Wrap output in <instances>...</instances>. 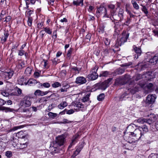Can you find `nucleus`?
Wrapping results in <instances>:
<instances>
[{"label":"nucleus","instance_id":"c756f323","mask_svg":"<svg viewBox=\"0 0 158 158\" xmlns=\"http://www.w3.org/2000/svg\"><path fill=\"white\" fill-rule=\"evenodd\" d=\"M137 122L140 124H143L144 123H147L146 119L144 118H139L137 120Z\"/></svg>","mask_w":158,"mask_h":158},{"label":"nucleus","instance_id":"79ce46f5","mask_svg":"<svg viewBox=\"0 0 158 158\" xmlns=\"http://www.w3.org/2000/svg\"><path fill=\"white\" fill-rule=\"evenodd\" d=\"M108 7L109 8L114 10L115 8V6L113 4H110L108 5Z\"/></svg>","mask_w":158,"mask_h":158},{"label":"nucleus","instance_id":"0e129e2a","mask_svg":"<svg viewBox=\"0 0 158 158\" xmlns=\"http://www.w3.org/2000/svg\"><path fill=\"white\" fill-rule=\"evenodd\" d=\"M26 8L28 9L29 8V5L30 3V0H26Z\"/></svg>","mask_w":158,"mask_h":158},{"label":"nucleus","instance_id":"69168bd1","mask_svg":"<svg viewBox=\"0 0 158 158\" xmlns=\"http://www.w3.org/2000/svg\"><path fill=\"white\" fill-rule=\"evenodd\" d=\"M58 59L57 58H54L52 60V62L54 64H56L58 62Z\"/></svg>","mask_w":158,"mask_h":158},{"label":"nucleus","instance_id":"bf43d9fd","mask_svg":"<svg viewBox=\"0 0 158 158\" xmlns=\"http://www.w3.org/2000/svg\"><path fill=\"white\" fill-rule=\"evenodd\" d=\"M132 64V63L131 62H129L128 63H125L123 65V67H128L131 65Z\"/></svg>","mask_w":158,"mask_h":158},{"label":"nucleus","instance_id":"de8ad7c7","mask_svg":"<svg viewBox=\"0 0 158 158\" xmlns=\"http://www.w3.org/2000/svg\"><path fill=\"white\" fill-rule=\"evenodd\" d=\"M149 158H157V156L156 154L152 153L150 155Z\"/></svg>","mask_w":158,"mask_h":158},{"label":"nucleus","instance_id":"72a5a7b5","mask_svg":"<svg viewBox=\"0 0 158 158\" xmlns=\"http://www.w3.org/2000/svg\"><path fill=\"white\" fill-rule=\"evenodd\" d=\"M105 97V95L104 94H102L97 97V99L99 101H101L103 100Z\"/></svg>","mask_w":158,"mask_h":158},{"label":"nucleus","instance_id":"4c0bfd02","mask_svg":"<svg viewBox=\"0 0 158 158\" xmlns=\"http://www.w3.org/2000/svg\"><path fill=\"white\" fill-rule=\"evenodd\" d=\"M89 94H87L85 96H84L83 98L82 99V101L83 102H85L88 101L89 99Z\"/></svg>","mask_w":158,"mask_h":158},{"label":"nucleus","instance_id":"ddd939ff","mask_svg":"<svg viewBox=\"0 0 158 158\" xmlns=\"http://www.w3.org/2000/svg\"><path fill=\"white\" fill-rule=\"evenodd\" d=\"M137 128L136 126L133 123H131L129 125L127 128V131L129 133V135H130Z\"/></svg>","mask_w":158,"mask_h":158},{"label":"nucleus","instance_id":"7ed1b4c3","mask_svg":"<svg viewBox=\"0 0 158 158\" xmlns=\"http://www.w3.org/2000/svg\"><path fill=\"white\" fill-rule=\"evenodd\" d=\"M112 79V78H109L103 82H99L95 85L96 88L99 89L105 90L109 85V83Z\"/></svg>","mask_w":158,"mask_h":158},{"label":"nucleus","instance_id":"aec40b11","mask_svg":"<svg viewBox=\"0 0 158 158\" xmlns=\"http://www.w3.org/2000/svg\"><path fill=\"white\" fill-rule=\"evenodd\" d=\"M16 66L19 69H21L22 68L25 67V63L24 62L21 60H19Z\"/></svg>","mask_w":158,"mask_h":158},{"label":"nucleus","instance_id":"412c9836","mask_svg":"<svg viewBox=\"0 0 158 158\" xmlns=\"http://www.w3.org/2000/svg\"><path fill=\"white\" fill-rule=\"evenodd\" d=\"M133 51L137 54L138 55H140L141 53V49L137 47L135 45H134L133 47Z\"/></svg>","mask_w":158,"mask_h":158},{"label":"nucleus","instance_id":"774afa93","mask_svg":"<svg viewBox=\"0 0 158 158\" xmlns=\"http://www.w3.org/2000/svg\"><path fill=\"white\" fill-rule=\"evenodd\" d=\"M153 32L154 34L155 35L157 36L158 37V29L153 30Z\"/></svg>","mask_w":158,"mask_h":158},{"label":"nucleus","instance_id":"a878e982","mask_svg":"<svg viewBox=\"0 0 158 158\" xmlns=\"http://www.w3.org/2000/svg\"><path fill=\"white\" fill-rule=\"evenodd\" d=\"M140 130H142L143 132V133L144 134V133H145L148 131V129L147 126L146 125H144L142 127H139Z\"/></svg>","mask_w":158,"mask_h":158},{"label":"nucleus","instance_id":"b1692460","mask_svg":"<svg viewBox=\"0 0 158 158\" xmlns=\"http://www.w3.org/2000/svg\"><path fill=\"white\" fill-rule=\"evenodd\" d=\"M72 121H69L68 119L64 118L63 119L62 122H55L54 123H52L55 124H65V123H71Z\"/></svg>","mask_w":158,"mask_h":158},{"label":"nucleus","instance_id":"dca6fc26","mask_svg":"<svg viewBox=\"0 0 158 158\" xmlns=\"http://www.w3.org/2000/svg\"><path fill=\"white\" fill-rule=\"evenodd\" d=\"M149 116V118L146 119L147 123L150 125L156 120V118L154 114H150Z\"/></svg>","mask_w":158,"mask_h":158},{"label":"nucleus","instance_id":"58836bf2","mask_svg":"<svg viewBox=\"0 0 158 158\" xmlns=\"http://www.w3.org/2000/svg\"><path fill=\"white\" fill-rule=\"evenodd\" d=\"M33 12V11L31 10H30L29 11H26L25 14L26 16H27L28 18L31 17V15Z\"/></svg>","mask_w":158,"mask_h":158},{"label":"nucleus","instance_id":"37998d69","mask_svg":"<svg viewBox=\"0 0 158 158\" xmlns=\"http://www.w3.org/2000/svg\"><path fill=\"white\" fill-rule=\"evenodd\" d=\"M105 26L103 25H102L100 27L99 32H101L103 33L104 32V30Z\"/></svg>","mask_w":158,"mask_h":158},{"label":"nucleus","instance_id":"f257e3e1","mask_svg":"<svg viewBox=\"0 0 158 158\" xmlns=\"http://www.w3.org/2000/svg\"><path fill=\"white\" fill-rule=\"evenodd\" d=\"M64 138L63 136H60L56 137L55 142H52L50 145V150L52 151L53 153H58L59 152L58 147L64 144Z\"/></svg>","mask_w":158,"mask_h":158},{"label":"nucleus","instance_id":"4468645a","mask_svg":"<svg viewBox=\"0 0 158 158\" xmlns=\"http://www.w3.org/2000/svg\"><path fill=\"white\" fill-rule=\"evenodd\" d=\"M87 81L86 78L83 77H79L76 79V83L79 85L85 84Z\"/></svg>","mask_w":158,"mask_h":158},{"label":"nucleus","instance_id":"5fc2aeb1","mask_svg":"<svg viewBox=\"0 0 158 158\" xmlns=\"http://www.w3.org/2000/svg\"><path fill=\"white\" fill-rule=\"evenodd\" d=\"M126 11L127 12V13L128 14H129V15L130 17L131 18V17L134 18L135 17V15H134L132 14L131 12L130 11H129V10H128L126 9Z\"/></svg>","mask_w":158,"mask_h":158},{"label":"nucleus","instance_id":"603ef678","mask_svg":"<svg viewBox=\"0 0 158 158\" xmlns=\"http://www.w3.org/2000/svg\"><path fill=\"white\" fill-rule=\"evenodd\" d=\"M3 76L6 79H8V73L7 72H6L3 73Z\"/></svg>","mask_w":158,"mask_h":158},{"label":"nucleus","instance_id":"f03ea898","mask_svg":"<svg viewBox=\"0 0 158 158\" xmlns=\"http://www.w3.org/2000/svg\"><path fill=\"white\" fill-rule=\"evenodd\" d=\"M134 137L135 138V140H129L128 141L130 143H135V141L138 140L139 139H140L141 138L144 137L143 134L142 133L141 130H140L139 127L137 128L136 129L131 133L130 135Z\"/></svg>","mask_w":158,"mask_h":158},{"label":"nucleus","instance_id":"39448f33","mask_svg":"<svg viewBox=\"0 0 158 158\" xmlns=\"http://www.w3.org/2000/svg\"><path fill=\"white\" fill-rule=\"evenodd\" d=\"M31 98L30 97L26 96L25 97L23 100L21 101L20 105L24 108L29 107L31 104Z\"/></svg>","mask_w":158,"mask_h":158},{"label":"nucleus","instance_id":"cd10ccee","mask_svg":"<svg viewBox=\"0 0 158 158\" xmlns=\"http://www.w3.org/2000/svg\"><path fill=\"white\" fill-rule=\"evenodd\" d=\"M109 75H110L109 72L107 71H102L101 72V73L99 75V76L100 77H106L108 76Z\"/></svg>","mask_w":158,"mask_h":158},{"label":"nucleus","instance_id":"c03bdc74","mask_svg":"<svg viewBox=\"0 0 158 158\" xmlns=\"http://www.w3.org/2000/svg\"><path fill=\"white\" fill-rule=\"evenodd\" d=\"M6 102L3 99L0 98V106H2L6 103Z\"/></svg>","mask_w":158,"mask_h":158},{"label":"nucleus","instance_id":"473e14b6","mask_svg":"<svg viewBox=\"0 0 158 158\" xmlns=\"http://www.w3.org/2000/svg\"><path fill=\"white\" fill-rule=\"evenodd\" d=\"M40 86L41 87H44L45 88H48L50 86V84L48 82H45L44 83H40Z\"/></svg>","mask_w":158,"mask_h":158},{"label":"nucleus","instance_id":"f8f14e48","mask_svg":"<svg viewBox=\"0 0 158 158\" xmlns=\"http://www.w3.org/2000/svg\"><path fill=\"white\" fill-rule=\"evenodd\" d=\"M23 132L22 131H20L17 133V135H18L19 136V137L20 138H22L23 139L25 138H26L25 139V140L26 141V142L25 143H21V145H22V147L24 148L26 147L27 145V143L28 139L27 138V136L26 135H23L22 137L21 136L22 135H23Z\"/></svg>","mask_w":158,"mask_h":158},{"label":"nucleus","instance_id":"f704fd0d","mask_svg":"<svg viewBox=\"0 0 158 158\" xmlns=\"http://www.w3.org/2000/svg\"><path fill=\"white\" fill-rule=\"evenodd\" d=\"M44 31L45 32L49 34H52V30L49 27H44Z\"/></svg>","mask_w":158,"mask_h":158},{"label":"nucleus","instance_id":"4be33fe9","mask_svg":"<svg viewBox=\"0 0 158 158\" xmlns=\"http://www.w3.org/2000/svg\"><path fill=\"white\" fill-rule=\"evenodd\" d=\"M0 110H4L6 112H13L14 111V109L6 107L4 106L0 107Z\"/></svg>","mask_w":158,"mask_h":158},{"label":"nucleus","instance_id":"8fccbe9b","mask_svg":"<svg viewBox=\"0 0 158 158\" xmlns=\"http://www.w3.org/2000/svg\"><path fill=\"white\" fill-rule=\"evenodd\" d=\"M2 94L5 97H7L8 96L9 94V93L6 91H3L2 92Z\"/></svg>","mask_w":158,"mask_h":158},{"label":"nucleus","instance_id":"f3484780","mask_svg":"<svg viewBox=\"0 0 158 158\" xmlns=\"http://www.w3.org/2000/svg\"><path fill=\"white\" fill-rule=\"evenodd\" d=\"M137 69L138 70L140 71L144 69L145 68L149 67V64L148 63L143 64V63H139L136 66Z\"/></svg>","mask_w":158,"mask_h":158},{"label":"nucleus","instance_id":"9d476101","mask_svg":"<svg viewBox=\"0 0 158 158\" xmlns=\"http://www.w3.org/2000/svg\"><path fill=\"white\" fill-rule=\"evenodd\" d=\"M123 9L120 8L119 9V12L118 14V16L119 17V18H117L116 15H114V14H113V15H112V13L111 15H112L113 18L115 20L120 21L122 20L123 19Z\"/></svg>","mask_w":158,"mask_h":158},{"label":"nucleus","instance_id":"6ab92c4d","mask_svg":"<svg viewBox=\"0 0 158 158\" xmlns=\"http://www.w3.org/2000/svg\"><path fill=\"white\" fill-rule=\"evenodd\" d=\"M158 61V54H156L154 57L149 60V62L152 64H156Z\"/></svg>","mask_w":158,"mask_h":158},{"label":"nucleus","instance_id":"49530a36","mask_svg":"<svg viewBox=\"0 0 158 158\" xmlns=\"http://www.w3.org/2000/svg\"><path fill=\"white\" fill-rule=\"evenodd\" d=\"M142 10L146 14H148V12L145 6H143L142 9Z\"/></svg>","mask_w":158,"mask_h":158},{"label":"nucleus","instance_id":"1a4fd4ad","mask_svg":"<svg viewBox=\"0 0 158 158\" xmlns=\"http://www.w3.org/2000/svg\"><path fill=\"white\" fill-rule=\"evenodd\" d=\"M72 106L77 111L79 110L83 111L85 109L84 105L80 102L73 103Z\"/></svg>","mask_w":158,"mask_h":158},{"label":"nucleus","instance_id":"393cba45","mask_svg":"<svg viewBox=\"0 0 158 158\" xmlns=\"http://www.w3.org/2000/svg\"><path fill=\"white\" fill-rule=\"evenodd\" d=\"M9 34L6 32L4 33V35L2 37L1 40L2 43L5 42L6 41L7 39L9 36Z\"/></svg>","mask_w":158,"mask_h":158},{"label":"nucleus","instance_id":"bb28decb","mask_svg":"<svg viewBox=\"0 0 158 158\" xmlns=\"http://www.w3.org/2000/svg\"><path fill=\"white\" fill-rule=\"evenodd\" d=\"M128 92L129 91H126L124 94L121 95L120 98V99L121 100H122L124 99L125 100L126 98H128V97L127 96L129 94Z\"/></svg>","mask_w":158,"mask_h":158},{"label":"nucleus","instance_id":"e2e57ef3","mask_svg":"<svg viewBox=\"0 0 158 158\" xmlns=\"http://www.w3.org/2000/svg\"><path fill=\"white\" fill-rule=\"evenodd\" d=\"M74 112V111L73 109H71L67 111L66 114H73Z\"/></svg>","mask_w":158,"mask_h":158},{"label":"nucleus","instance_id":"20e7f679","mask_svg":"<svg viewBox=\"0 0 158 158\" xmlns=\"http://www.w3.org/2000/svg\"><path fill=\"white\" fill-rule=\"evenodd\" d=\"M129 36V34L128 33H123L121 37L118 39L116 41V45L117 46H121L127 41Z\"/></svg>","mask_w":158,"mask_h":158},{"label":"nucleus","instance_id":"338daca9","mask_svg":"<svg viewBox=\"0 0 158 158\" xmlns=\"http://www.w3.org/2000/svg\"><path fill=\"white\" fill-rule=\"evenodd\" d=\"M103 52V53L105 55H107L109 53L108 50L107 49H104Z\"/></svg>","mask_w":158,"mask_h":158},{"label":"nucleus","instance_id":"c9c22d12","mask_svg":"<svg viewBox=\"0 0 158 158\" xmlns=\"http://www.w3.org/2000/svg\"><path fill=\"white\" fill-rule=\"evenodd\" d=\"M131 2L133 4L134 7L136 10H138L139 8V7L138 4L136 2L133 0L131 1Z\"/></svg>","mask_w":158,"mask_h":158},{"label":"nucleus","instance_id":"09e8293b","mask_svg":"<svg viewBox=\"0 0 158 158\" xmlns=\"http://www.w3.org/2000/svg\"><path fill=\"white\" fill-rule=\"evenodd\" d=\"M104 43L106 45H108L110 44V41L107 38H105L104 39Z\"/></svg>","mask_w":158,"mask_h":158},{"label":"nucleus","instance_id":"2f4dec72","mask_svg":"<svg viewBox=\"0 0 158 158\" xmlns=\"http://www.w3.org/2000/svg\"><path fill=\"white\" fill-rule=\"evenodd\" d=\"M32 71V69L31 68L28 67L26 69L25 72L27 75H30L31 74Z\"/></svg>","mask_w":158,"mask_h":158},{"label":"nucleus","instance_id":"3c124183","mask_svg":"<svg viewBox=\"0 0 158 158\" xmlns=\"http://www.w3.org/2000/svg\"><path fill=\"white\" fill-rule=\"evenodd\" d=\"M153 86V85L152 83H149L147 85V88L150 90H151L152 89Z\"/></svg>","mask_w":158,"mask_h":158},{"label":"nucleus","instance_id":"0eeeda50","mask_svg":"<svg viewBox=\"0 0 158 158\" xmlns=\"http://www.w3.org/2000/svg\"><path fill=\"white\" fill-rule=\"evenodd\" d=\"M98 15H103V17H108L109 16L107 14V10L106 8L103 6H101L98 8L96 11Z\"/></svg>","mask_w":158,"mask_h":158},{"label":"nucleus","instance_id":"7c9ffc66","mask_svg":"<svg viewBox=\"0 0 158 158\" xmlns=\"http://www.w3.org/2000/svg\"><path fill=\"white\" fill-rule=\"evenodd\" d=\"M48 115L49 117L52 118H54L57 116V114L56 113H54L52 112H49Z\"/></svg>","mask_w":158,"mask_h":158},{"label":"nucleus","instance_id":"a211bd4d","mask_svg":"<svg viewBox=\"0 0 158 158\" xmlns=\"http://www.w3.org/2000/svg\"><path fill=\"white\" fill-rule=\"evenodd\" d=\"M48 93V92L47 91L44 92L40 90L37 89L35 91L34 94L35 96H43L47 94Z\"/></svg>","mask_w":158,"mask_h":158},{"label":"nucleus","instance_id":"4d7b16f0","mask_svg":"<svg viewBox=\"0 0 158 158\" xmlns=\"http://www.w3.org/2000/svg\"><path fill=\"white\" fill-rule=\"evenodd\" d=\"M54 105L53 104H51L49 105L48 107V111H51L52 109L54 108Z\"/></svg>","mask_w":158,"mask_h":158},{"label":"nucleus","instance_id":"6e6d98bb","mask_svg":"<svg viewBox=\"0 0 158 158\" xmlns=\"http://www.w3.org/2000/svg\"><path fill=\"white\" fill-rule=\"evenodd\" d=\"M24 53V51L22 49L19 51L18 55L20 56H22L23 55Z\"/></svg>","mask_w":158,"mask_h":158},{"label":"nucleus","instance_id":"5701e85b","mask_svg":"<svg viewBox=\"0 0 158 158\" xmlns=\"http://www.w3.org/2000/svg\"><path fill=\"white\" fill-rule=\"evenodd\" d=\"M68 105V103L66 101H64L61 102L60 104L58 106V108L60 109H63L64 108L67 106Z\"/></svg>","mask_w":158,"mask_h":158},{"label":"nucleus","instance_id":"423d86ee","mask_svg":"<svg viewBox=\"0 0 158 158\" xmlns=\"http://www.w3.org/2000/svg\"><path fill=\"white\" fill-rule=\"evenodd\" d=\"M98 68L95 66L91 70L90 74L88 75V78L89 80H95L97 79L98 77L97 72Z\"/></svg>","mask_w":158,"mask_h":158},{"label":"nucleus","instance_id":"ea45409f","mask_svg":"<svg viewBox=\"0 0 158 158\" xmlns=\"http://www.w3.org/2000/svg\"><path fill=\"white\" fill-rule=\"evenodd\" d=\"M79 135L78 134H76L73 137L72 140V142L73 143H75L77 142V139L78 138Z\"/></svg>","mask_w":158,"mask_h":158},{"label":"nucleus","instance_id":"052dcab7","mask_svg":"<svg viewBox=\"0 0 158 158\" xmlns=\"http://www.w3.org/2000/svg\"><path fill=\"white\" fill-rule=\"evenodd\" d=\"M91 34H88L86 36V40H87V41H89L90 40V39L91 38Z\"/></svg>","mask_w":158,"mask_h":158},{"label":"nucleus","instance_id":"680f3d73","mask_svg":"<svg viewBox=\"0 0 158 158\" xmlns=\"http://www.w3.org/2000/svg\"><path fill=\"white\" fill-rule=\"evenodd\" d=\"M35 80H30L28 81L27 82L25 83V85H29L32 84L33 82H34Z\"/></svg>","mask_w":158,"mask_h":158},{"label":"nucleus","instance_id":"a19ab883","mask_svg":"<svg viewBox=\"0 0 158 158\" xmlns=\"http://www.w3.org/2000/svg\"><path fill=\"white\" fill-rule=\"evenodd\" d=\"M28 18V20L27 21V23L28 25L29 26H31L32 25V17H29Z\"/></svg>","mask_w":158,"mask_h":158},{"label":"nucleus","instance_id":"2eb2a0df","mask_svg":"<svg viewBox=\"0 0 158 158\" xmlns=\"http://www.w3.org/2000/svg\"><path fill=\"white\" fill-rule=\"evenodd\" d=\"M83 145L84 143H82L81 144H79L78 147H77L76 151L74 152L72 156L73 158L75 157L76 156L80 153L83 147Z\"/></svg>","mask_w":158,"mask_h":158},{"label":"nucleus","instance_id":"c85d7f7f","mask_svg":"<svg viewBox=\"0 0 158 158\" xmlns=\"http://www.w3.org/2000/svg\"><path fill=\"white\" fill-rule=\"evenodd\" d=\"M83 0H77V1H74L73 2V3L74 5L76 6H79L81 4V5H82L83 4Z\"/></svg>","mask_w":158,"mask_h":158},{"label":"nucleus","instance_id":"a18cd8bd","mask_svg":"<svg viewBox=\"0 0 158 158\" xmlns=\"http://www.w3.org/2000/svg\"><path fill=\"white\" fill-rule=\"evenodd\" d=\"M62 85L63 88H65L67 89H69L70 87V85L66 83L63 84Z\"/></svg>","mask_w":158,"mask_h":158},{"label":"nucleus","instance_id":"e433bc0d","mask_svg":"<svg viewBox=\"0 0 158 158\" xmlns=\"http://www.w3.org/2000/svg\"><path fill=\"white\" fill-rule=\"evenodd\" d=\"M53 87L56 88L61 86V84L58 82H55L52 85Z\"/></svg>","mask_w":158,"mask_h":158},{"label":"nucleus","instance_id":"9b49d317","mask_svg":"<svg viewBox=\"0 0 158 158\" xmlns=\"http://www.w3.org/2000/svg\"><path fill=\"white\" fill-rule=\"evenodd\" d=\"M156 98V95L155 94L148 95L147 97V103L149 104H152L155 102Z\"/></svg>","mask_w":158,"mask_h":158},{"label":"nucleus","instance_id":"6e6552de","mask_svg":"<svg viewBox=\"0 0 158 158\" xmlns=\"http://www.w3.org/2000/svg\"><path fill=\"white\" fill-rule=\"evenodd\" d=\"M144 86V84H135L132 88L128 89V90L132 94H134L136 92H138L140 88L143 87Z\"/></svg>","mask_w":158,"mask_h":158},{"label":"nucleus","instance_id":"864d4df0","mask_svg":"<svg viewBox=\"0 0 158 158\" xmlns=\"http://www.w3.org/2000/svg\"><path fill=\"white\" fill-rule=\"evenodd\" d=\"M8 79L10 78L13 76L14 74V72L13 71H10L8 72Z\"/></svg>","mask_w":158,"mask_h":158},{"label":"nucleus","instance_id":"13d9d810","mask_svg":"<svg viewBox=\"0 0 158 158\" xmlns=\"http://www.w3.org/2000/svg\"><path fill=\"white\" fill-rule=\"evenodd\" d=\"M6 155L7 157H10L12 156V153L10 151H7L6 152Z\"/></svg>","mask_w":158,"mask_h":158}]
</instances>
